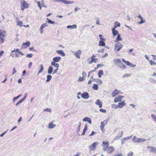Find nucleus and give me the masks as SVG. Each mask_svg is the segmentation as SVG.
Segmentation results:
<instances>
[{
  "label": "nucleus",
  "mask_w": 156,
  "mask_h": 156,
  "mask_svg": "<svg viewBox=\"0 0 156 156\" xmlns=\"http://www.w3.org/2000/svg\"><path fill=\"white\" fill-rule=\"evenodd\" d=\"M21 9L22 11L25 8H28L29 5L27 2L25 1L22 0L21 1Z\"/></svg>",
  "instance_id": "nucleus-1"
},
{
  "label": "nucleus",
  "mask_w": 156,
  "mask_h": 156,
  "mask_svg": "<svg viewBox=\"0 0 156 156\" xmlns=\"http://www.w3.org/2000/svg\"><path fill=\"white\" fill-rule=\"evenodd\" d=\"M123 47V45L119 43H117L115 44L114 50L117 51H119Z\"/></svg>",
  "instance_id": "nucleus-2"
},
{
  "label": "nucleus",
  "mask_w": 156,
  "mask_h": 156,
  "mask_svg": "<svg viewBox=\"0 0 156 156\" xmlns=\"http://www.w3.org/2000/svg\"><path fill=\"white\" fill-rule=\"evenodd\" d=\"M54 2H61L67 5L72 4L74 3L73 1H68L67 0H55Z\"/></svg>",
  "instance_id": "nucleus-3"
},
{
  "label": "nucleus",
  "mask_w": 156,
  "mask_h": 156,
  "mask_svg": "<svg viewBox=\"0 0 156 156\" xmlns=\"http://www.w3.org/2000/svg\"><path fill=\"white\" fill-rule=\"evenodd\" d=\"M54 2H61L67 5L72 4L74 3L73 1H68L67 0H55Z\"/></svg>",
  "instance_id": "nucleus-4"
},
{
  "label": "nucleus",
  "mask_w": 156,
  "mask_h": 156,
  "mask_svg": "<svg viewBox=\"0 0 156 156\" xmlns=\"http://www.w3.org/2000/svg\"><path fill=\"white\" fill-rule=\"evenodd\" d=\"M99 144V143L97 142H94L89 146V150L93 151H94L96 146L98 145Z\"/></svg>",
  "instance_id": "nucleus-5"
},
{
  "label": "nucleus",
  "mask_w": 156,
  "mask_h": 156,
  "mask_svg": "<svg viewBox=\"0 0 156 156\" xmlns=\"http://www.w3.org/2000/svg\"><path fill=\"white\" fill-rule=\"evenodd\" d=\"M71 52L77 58H80V55H81L82 52L80 50H79L77 51H71Z\"/></svg>",
  "instance_id": "nucleus-6"
},
{
  "label": "nucleus",
  "mask_w": 156,
  "mask_h": 156,
  "mask_svg": "<svg viewBox=\"0 0 156 156\" xmlns=\"http://www.w3.org/2000/svg\"><path fill=\"white\" fill-rule=\"evenodd\" d=\"M122 93V92L120 90H118L117 89H115L113 91L112 93V97H114L118 94H121Z\"/></svg>",
  "instance_id": "nucleus-7"
},
{
  "label": "nucleus",
  "mask_w": 156,
  "mask_h": 156,
  "mask_svg": "<svg viewBox=\"0 0 156 156\" xmlns=\"http://www.w3.org/2000/svg\"><path fill=\"white\" fill-rule=\"evenodd\" d=\"M122 60L123 62H124L126 65L129 66V67H134L136 66L135 65H133L129 62L126 61L124 59L122 58Z\"/></svg>",
  "instance_id": "nucleus-8"
},
{
  "label": "nucleus",
  "mask_w": 156,
  "mask_h": 156,
  "mask_svg": "<svg viewBox=\"0 0 156 156\" xmlns=\"http://www.w3.org/2000/svg\"><path fill=\"white\" fill-rule=\"evenodd\" d=\"M6 33L5 31H2L0 30V39L2 41V43L4 42V37Z\"/></svg>",
  "instance_id": "nucleus-9"
},
{
  "label": "nucleus",
  "mask_w": 156,
  "mask_h": 156,
  "mask_svg": "<svg viewBox=\"0 0 156 156\" xmlns=\"http://www.w3.org/2000/svg\"><path fill=\"white\" fill-rule=\"evenodd\" d=\"M108 122L107 120H105L103 122H102L101 123L100 129L102 132H103V129L104 128V126L107 124Z\"/></svg>",
  "instance_id": "nucleus-10"
},
{
  "label": "nucleus",
  "mask_w": 156,
  "mask_h": 156,
  "mask_svg": "<svg viewBox=\"0 0 156 156\" xmlns=\"http://www.w3.org/2000/svg\"><path fill=\"white\" fill-rule=\"evenodd\" d=\"M81 97L83 99H87L89 98V95L88 93L85 92L81 94Z\"/></svg>",
  "instance_id": "nucleus-11"
},
{
  "label": "nucleus",
  "mask_w": 156,
  "mask_h": 156,
  "mask_svg": "<svg viewBox=\"0 0 156 156\" xmlns=\"http://www.w3.org/2000/svg\"><path fill=\"white\" fill-rule=\"evenodd\" d=\"M124 97V96L119 95L117 97H116L114 100V102L115 103H117L120 102L122 100V98Z\"/></svg>",
  "instance_id": "nucleus-12"
},
{
  "label": "nucleus",
  "mask_w": 156,
  "mask_h": 156,
  "mask_svg": "<svg viewBox=\"0 0 156 156\" xmlns=\"http://www.w3.org/2000/svg\"><path fill=\"white\" fill-rule=\"evenodd\" d=\"M47 26L48 24L47 23H43L41 25L39 29L40 32L41 34H42L43 33V30L44 28L47 27Z\"/></svg>",
  "instance_id": "nucleus-13"
},
{
  "label": "nucleus",
  "mask_w": 156,
  "mask_h": 156,
  "mask_svg": "<svg viewBox=\"0 0 156 156\" xmlns=\"http://www.w3.org/2000/svg\"><path fill=\"white\" fill-rule=\"evenodd\" d=\"M30 44V42L29 41H27L25 43H23L21 46L22 49L27 48Z\"/></svg>",
  "instance_id": "nucleus-14"
},
{
  "label": "nucleus",
  "mask_w": 156,
  "mask_h": 156,
  "mask_svg": "<svg viewBox=\"0 0 156 156\" xmlns=\"http://www.w3.org/2000/svg\"><path fill=\"white\" fill-rule=\"evenodd\" d=\"M147 148L150 152L156 153V148L150 146H147Z\"/></svg>",
  "instance_id": "nucleus-15"
},
{
  "label": "nucleus",
  "mask_w": 156,
  "mask_h": 156,
  "mask_svg": "<svg viewBox=\"0 0 156 156\" xmlns=\"http://www.w3.org/2000/svg\"><path fill=\"white\" fill-rule=\"evenodd\" d=\"M82 120L84 122H87L90 124L92 123L91 118L88 117L84 118Z\"/></svg>",
  "instance_id": "nucleus-16"
},
{
  "label": "nucleus",
  "mask_w": 156,
  "mask_h": 156,
  "mask_svg": "<svg viewBox=\"0 0 156 156\" xmlns=\"http://www.w3.org/2000/svg\"><path fill=\"white\" fill-rule=\"evenodd\" d=\"M61 59V57H60L58 56L54 57L53 59V61L52 62H58Z\"/></svg>",
  "instance_id": "nucleus-17"
},
{
  "label": "nucleus",
  "mask_w": 156,
  "mask_h": 156,
  "mask_svg": "<svg viewBox=\"0 0 156 156\" xmlns=\"http://www.w3.org/2000/svg\"><path fill=\"white\" fill-rule=\"evenodd\" d=\"M126 104L124 101H122L121 102H119L118 103V108H122L124 106L126 105Z\"/></svg>",
  "instance_id": "nucleus-18"
},
{
  "label": "nucleus",
  "mask_w": 156,
  "mask_h": 156,
  "mask_svg": "<svg viewBox=\"0 0 156 156\" xmlns=\"http://www.w3.org/2000/svg\"><path fill=\"white\" fill-rule=\"evenodd\" d=\"M95 104L97 105H98L99 107L100 108L102 107V104L101 102L99 99H98L96 100L95 102Z\"/></svg>",
  "instance_id": "nucleus-19"
},
{
  "label": "nucleus",
  "mask_w": 156,
  "mask_h": 156,
  "mask_svg": "<svg viewBox=\"0 0 156 156\" xmlns=\"http://www.w3.org/2000/svg\"><path fill=\"white\" fill-rule=\"evenodd\" d=\"M114 150V148L112 146H110L107 149V152L109 153H111Z\"/></svg>",
  "instance_id": "nucleus-20"
},
{
  "label": "nucleus",
  "mask_w": 156,
  "mask_h": 156,
  "mask_svg": "<svg viewBox=\"0 0 156 156\" xmlns=\"http://www.w3.org/2000/svg\"><path fill=\"white\" fill-rule=\"evenodd\" d=\"M57 53L59 55H60L62 56H64L65 55V53L62 50H58L56 51Z\"/></svg>",
  "instance_id": "nucleus-21"
},
{
  "label": "nucleus",
  "mask_w": 156,
  "mask_h": 156,
  "mask_svg": "<svg viewBox=\"0 0 156 156\" xmlns=\"http://www.w3.org/2000/svg\"><path fill=\"white\" fill-rule=\"evenodd\" d=\"M117 66L120 67L121 69H125L126 68V67L125 66L123 65L122 63H119V64L117 65Z\"/></svg>",
  "instance_id": "nucleus-22"
},
{
  "label": "nucleus",
  "mask_w": 156,
  "mask_h": 156,
  "mask_svg": "<svg viewBox=\"0 0 156 156\" xmlns=\"http://www.w3.org/2000/svg\"><path fill=\"white\" fill-rule=\"evenodd\" d=\"M67 28L68 29H73L76 28H77V26L76 24H74L72 25H69L67 27Z\"/></svg>",
  "instance_id": "nucleus-23"
},
{
  "label": "nucleus",
  "mask_w": 156,
  "mask_h": 156,
  "mask_svg": "<svg viewBox=\"0 0 156 156\" xmlns=\"http://www.w3.org/2000/svg\"><path fill=\"white\" fill-rule=\"evenodd\" d=\"M56 126V125L53 124L52 122L50 123L48 125V128L49 129L53 128Z\"/></svg>",
  "instance_id": "nucleus-24"
},
{
  "label": "nucleus",
  "mask_w": 156,
  "mask_h": 156,
  "mask_svg": "<svg viewBox=\"0 0 156 156\" xmlns=\"http://www.w3.org/2000/svg\"><path fill=\"white\" fill-rule=\"evenodd\" d=\"M139 138L134 136L132 139L133 142L134 143H139Z\"/></svg>",
  "instance_id": "nucleus-25"
},
{
  "label": "nucleus",
  "mask_w": 156,
  "mask_h": 156,
  "mask_svg": "<svg viewBox=\"0 0 156 156\" xmlns=\"http://www.w3.org/2000/svg\"><path fill=\"white\" fill-rule=\"evenodd\" d=\"M113 61L114 62L115 64L117 66L119 64L118 63H120L121 62V60L120 59H115L113 60Z\"/></svg>",
  "instance_id": "nucleus-26"
},
{
  "label": "nucleus",
  "mask_w": 156,
  "mask_h": 156,
  "mask_svg": "<svg viewBox=\"0 0 156 156\" xmlns=\"http://www.w3.org/2000/svg\"><path fill=\"white\" fill-rule=\"evenodd\" d=\"M53 70V67L51 66H49L48 70V74H51L52 73Z\"/></svg>",
  "instance_id": "nucleus-27"
},
{
  "label": "nucleus",
  "mask_w": 156,
  "mask_h": 156,
  "mask_svg": "<svg viewBox=\"0 0 156 156\" xmlns=\"http://www.w3.org/2000/svg\"><path fill=\"white\" fill-rule=\"evenodd\" d=\"M123 131H122L121 132V134H120V136H116L114 138V140H119L120 138L122 137V136H123Z\"/></svg>",
  "instance_id": "nucleus-28"
},
{
  "label": "nucleus",
  "mask_w": 156,
  "mask_h": 156,
  "mask_svg": "<svg viewBox=\"0 0 156 156\" xmlns=\"http://www.w3.org/2000/svg\"><path fill=\"white\" fill-rule=\"evenodd\" d=\"M112 34L113 35V36H115L116 35H117L118 33V31L115 29H112Z\"/></svg>",
  "instance_id": "nucleus-29"
},
{
  "label": "nucleus",
  "mask_w": 156,
  "mask_h": 156,
  "mask_svg": "<svg viewBox=\"0 0 156 156\" xmlns=\"http://www.w3.org/2000/svg\"><path fill=\"white\" fill-rule=\"evenodd\" d=\"M40 67L41 68L40 70L37 72V75H38L40 73L42 72L44 70V67L42 64L40 65Z\"/></svg>",
  "instance_id": "nucleus-30"
},
{
  "label": "nucleus",
  "mask_w": 156,
  "mask_h": 156,
  "mask_svg": "<svg viewBox=\"0 0 156 156\" xmlns=\"http://www.w3.org/2000/svg\"><path fill=\"white\" fill-rule=\"evenodd\" d=\"M87 124H85V125L83 129L82 133V135H84L85 133V132L87 130Z\"/></svg>",
  "instance_id": "nucleus-31"
},
{
  "label": "nucleus",
  "mask_w": 156,
  "mask_h": 156,
  "mask_svg": "<svg viewBox=\"0 0 156 156\" xmlns=\"http://www.w3.org/2000/svg\"><path fill=\"white\" fill-rule=\"evenodd\" d=\"M104 72L102 70H100L98 73V76L99 78H101Z\"/></svg>",
  "instance_id": "nucleus-32"
},
{
  "label": "nucleus",
  "mask_w": 156,
  "mask_h": 156,
  "mask_svg": "<svg viewBox=\"0 0 156 156\" xmlns=\"http://www.w3.org/2000/svg\"><path fill=\"white\" fill-rule=\"evenodd\" d=\"M51 64L52 66H54L56 68H58L59 65L58 63H56L55 62H51Z\"/></svg>",
  "instance_id": "nucleus-33"
},
{
  "label": "nucleus",
  "mask_w": 156,
  "mask_h": 156,
  "mask_svg": "<svg viewBox=\"0 0 156 156\" xmlns=\"http://www.w3.org/2000/svg\"><path fill=\"white\" fill-rule=\"evenodd\" d=\"M102 146L105 148H107L109 146L108 142H103L102 144Z\"/></svg>",
  "instance_id": "nucleus-34"
},
{
  "label": "nucleus",
  "mask_w": 156,
  "mask_h": 156,
  "mask_svg": "<svg viewBox=\"0 0 156 156\" xmlns=\"http://www.w3.org/2000/svg\"><path fill=\"white\" fill-rule=\"evenodd\" d=\"M52 76L51 75H48L47 76V80H46V82H48L50 81L52 78Z\"/></svg>",
  "instance_id": "nucleus-35"
},
{
  "label": "nucleus",
  "mask_w": 156,
  "mask_h": 156,
  "mask_svg": "<svg viewBox=\"0 0 156 156\" xmlns=\"http://www.w3.org/2000/svg\"><path fill=\"white\" fill-rule=\"evenodd\" d=\"M105 42L102 41H99L98 45L100 46H105Z\"/></svg>",
  "instance_id": "nucleus-36"
},
{
  "label": "nucleus",
  "mask_w": 156,
  "mask_h": 156,
  "mask_svg": "<svg viewBox=\"0 0 156 156\" xmlns=\"http://www.w3.org/2000/svg\"><path fill=\"white\" fill-rule=\"evenodd\" d=\"M122 40L121 38L120 37V35L118 34L117 36V37L115 41L118 42L119 41H121Z\"/></svg>",
  "instance_id": "nucleus-37"
},
{
  "label": "nucleus",
  "mask_w": 156,
  "mask_h": 156,
  "mask_svg": "<svg viewBox=\"0 0 156 156\" xmlns=\"http://www.w3.org/2000/svg\"><path fill=\"white\" fill-rule=\"evenodd\" d=\"M92 88L95 90H97L98 89V86L97 84H94L92 86Z\"/></svg>",
  "instance_id": "nucleus-38"
},
{
  "label": "nucleus",
  "mask_w": 156,
  "mask_h": 156,
  "mask_svg": "<svg viewBox=\"0 0 156 156\" xmlns=\"http://www.w3.org/2000/svg\"><path fill=\"white\" fill-rule=\"evenodd\" d=\"M85 77L83 76L82 77H80L77 80L78 82H81L84 80Z\"/></svg>",
  "instance_id": "nucleus-39"
},
{
  "label": "nucleus",
  "mask_w": 156,
  "mask_h": 156,
  "mask_svg": "<svg viewBox=\"0 0 156 156\" xmlns=\"http://www.w3.org/2000/svg\"><path fill=\"white\" fill-rule=\"evenodd\" d=\"M152 118L153 120L156 122V115L154 114H152L151 115Z\"/></svg>",
  "instance_id": "nucleus-40"
},
{
  "label": "nucleus",
  "mask_w": 156,
  "mask_h": 156,
  "mask_svg": "<svg viewBox=\"0 0 156 156\" xmlns=\"http://www.w3.org/2000/svg\"><path fill=\"white\" fill-rule=\"evenodd\" d=\"M46 19L48 20V23L52 24H55V22L54 21H52L51 20L49 19L48 18H47Z\"/></svg>",
  "instance_id": "nucleus-41"
},
{
  "label": "nucleus",
  "mask_w": 156,
  "mask_h": 156,
  "mask_svg": "<svg viewBox=\"0 0 156 156\" xmlns=\"http://www.w3.org/2000/svg\"><path fill=\"white\" fill-rule=\"evenodd\" d=\"M41 5L43 7H44V8L47 7V6L46 5H45V4L44 2V0H41Z\"/></svg>",
  "instance_id": "nucleus-42"
},
{
  "label": "nucleus",
  "mask_w": 156,
  "mask_h": 156,
  "mask_svg": "<svg viewBox=\"0 0 156 156\" xmlns=\"http://www.w3.org/2000/svg\"><path fill=\"white\" fill-rule=\"evenodd\" d=\"M120 26V24L117 22H115V25L114 26V28H116L117 27H119Z\"/></svg>",
  "instance_id": "nucleus-43"
},
{
  "label": "nucleus",
  "mask_w": 156,
  "mask_h": 156,
  "mask_svg": "<svg viewBox=\"0 0 156 156\" xmlns=\"http://www.w3.org/2000/svg\"><path fill=\"white\" fill-rule=\"evenodd\" d=\"M96 82L99 85H100L102 83V81L99 79H98L96 80Z\"/></svg>",
  "instance_id": "nucleus-44"
},
{
  "label": "nucleus",
  "mask_w": 156,
  "mask_h": 156,
  "mask_svg": "<svg viewBox=\"0 0 156 156\" xmlns=\"http://www.w3.org/2000/svg\"><path fill=\"white\" fill-rule=\"evenodd\" d=\"M21 96V94H20L17 96L16 97H14L13 99V102H14L17 99L19 98Z\"/></svg>",
  "instance_id": "nucleus-45"
},
{
  "label": "nucleus",
  "mask_w": 156,
  "mask_h": 156,
  "mask_svg": "<svg viewBox=\"0 0 156 156\" xmlns=\"http://www.w3.org/2000/svg\"><path fill=\"white\" fill-rule=\"evenodd\" d=\"M98 60L97 58H93L91 59V61L89 63L90 64L92 62H94L95 63H96L97 61Z\"/></svg>",
  "instance_id": "nucleus-46"
},
{
  "label": "nucleus",
  "mask_w": 156,
  "mask_h": 156,
  "mask_svg": "<svg viewBox=\"0 0 156 156\" xmlns=\"http://www.w3.org/2000/svg\"><path fill=\"white\" fill-rule=\"evenodd\" d=\"M23 24V22L22 21H19L17 22V25L20 26V27L22 26V25Z\"/></svg>",
  "instance_id": "nucleus-47"
},
{
  "label": "nucleus",
  "mask_w": 156,
  "mask_h": 156,
  "mask_svg": "<svg viewBox=\"0 0 156 156\" xmlns=\"http://www.w3.org/2000/svg\"><path fill=\"white\" fill-rule=\"evenodd\" d=\"M146 140L145 139H144L142 138H139V143L143 142L145 141Z\"/></svg>",
  "instance_id": "nucleus-48"
},
{
  "label": "nucleus",
  "mask_w": 156,
  "mask_h": 156,
  "mask_svg": "<svg viewBox=\"0 0 156 156\" xmlns=\"http://www.w3.org/2000/svg\"><path fill=\"white\" fill-rule=\"evenodd\" d=\"M131 75L130 74H125L123 76V78L130 76Z\"/></svg>",
  "instance_id": "nucleus-49"
},
{
  "label": "nucleus",
  "mask_w": 156,
  "mask_h": 156,
  "mask_svg": "<svg viewBox=\"0 0 156 156\" xmlns=\"http://www.w3.org/2000/svg\"><path fill=\"white\" fill-rule=\"evenodd\" d=\"M79 126L77 128V129H76V131L77 132H78L80 130V126H81V123L80 122H79Z\"/></svg>",
  "instance_id": "nucleus-50"
},
{
  "label": "nucleus",
  "mask_w": 156,
  "mask_h": 156,
  "mask_svg": "<svg viewBox=\"0 0 156 156\" xmlns=\"http://www.w3.org/2000/svg\"><path fill=\"white\" fill-rule=\"evenodd\" d=\"M33 55L32 54H28L26 55V57L28 58H31L33 57Z\"/></svg>",
  "instance_id": "nucleus-51"
},
{
  "label": "nucleus",
  "mask_w": 156,
  "mask_h": 156,
  "mask_svg": "<svg viewBox=\"0 0 156 156\" xmlns=\"http://www.w3.org/2000/svg\"><path fill=\"white\" fill-rule=\"evenodd\" d=\"M149 62L151 65H155V63L156 62L153 61L151 60H149Z\"/></svg>",
  "instance_id": "nucleus-52"
},
{
  "label": "nucleus",
  "mask_w": 156,
  "mask_h": 156,
  "mask_svg": "<svg viewBox=\"0 0 156 156\" xmlns=\"http://www.w3.org/2000/svg\"><path fill=\"white\" fill-rule=\"evenodd\" d=\"M121 144H125V141L126 140H125V139L124 138H122L121 139Z\"/></svg>",
  "instance_id": "nucleus-53"
},
{
  "label": "nucleus",
  "mask_w": 156,
  "mask_h": 156,
  "mask_svg": "<svg viewBox=\"0 0 156 156\" xmlns=\"http://www.w3.org/2000/svg\"><path fill=\"white\" fill-rule=\"evenodd\" d=\"M112 105V108H114L115 109H116L117 108H118V105H115L114 104V105Z\"/></svg>",
  "instance_id": "nucleus-54"
},
{
  "label": "nucleus",
  "mask_w": 156,
  "mask_h": 156,
  "mask_svg": "<svg viewBox=\"0 0 156 156\" xmlns=\"http://www.w3.org/2000/svg\"><path fill=\"white\" fill-rule=\"evenodd\" d=\"M8 129L6 130V131H5V132H4L3 133H1L0 135V137H3L4 135L7 132V131H8Z\"/></svg>",
  "instance_id": "nucleus-55"
},
{
  "label": "nucleus",
  "mask_w": 156,
  "mask_h": 156,
  "mask_svg": "<svg viewBox=\"0 0 156 156\" xmlns=\"http://www.w3.org/2000/svg\"><path fill=\"white\" fill-rule=\"evenodd\" d=\"M99 111L101 112H104L105 113H106V110L105 109H103L102 108H101L99 110Z\"/></svg>",
  "instance_id": "nucleus-56"
},
{
  "label": "nucleus",
  "mask_w": 156,
  "mask_h": 156,
  "mask_svg": "<svg viewBox=\"0 0 156 156\" xmlns=\"http://www.w3.org/2000/svg\"><path fill=\"white\" fill-rule=\"evenodd\" d=\"M23 101L22 99L20 100L18 102L16 103V106H17L19 104L22 102Z\"/></svg>",
  "instance_id": "nucleus-57"
},
{
  "label": "nucleus",
  "mask_w": 156,
  "mask_h": 156,
  "mask_svg": "<svg viewBox=\"0 0 156 156\" xmlns=\"http://www.w3.org/2000/svg\"><path fill=\"white\" fill-rule=\"evenodd\" d=\"M133 154V153L131 152H129L127 154V156H132Z\"/></svg>",
  "instance_id": "nucleus-58"
},
{
  "label": "nucleus",
  "mask_w": 156,
  "mask_h": 156,
  "mask_svg": "<svg viewBox=\"0 0 156 156\" xmlns=\"http://www.w3.org/2000/svg\"><path fill=\"white\" fill-rule=\"evenodd\" d=\"M16 73V69H15V67H14V68H13V73H12V74L13 75L14 74Z\"/></svg>",
  "instance_id": "nucleus-59"
},
{
  "label": "nucleus",
  "mask_w": 156,
  "mask_h": 156,
  "mask_svg": "<svg viewBox=\"0 0 156 156\" xmlns=\"http://www.w3.org/2000/svg\"><path fill=\"white\" fill-rule=\"evenodd\" d=\"M113 156H123V155L121 153H119L118 154L114 155Z\"/></svg>",
  "instance_id": "nucleus-60"
},
{
  "label": "nucleus",
  "mask_w": 156,
  "mask_h": 156,
  "mask_svg": "<svg viewBox=\"0 0 156 156\" xmlns=\"http://www.w3.org/2000/svg\"><path fill=\"white\" fill-rule=\"evenodd\" d=\"M58 70V68H56L55 69L54 72L52 73V74H54L55 73H57V72Z\"/></svg>",
  "instance_id": "nucleus-61"
},
{
  "label": "nucleus",
  "mask_w": 156,
  "mask_h": 156,
  "mask_svg": "<svg viewBox=\"0 0 156 156\" xmlns=\"http://www.w3.org/2000/svg\"><path fill=\"white\" fill-rule=\"evenodd\" d=\"M141 21L140 22H139V24H141L144 23L145 22V21H144L143 20V19H141Z\"/></svg>",
  "instance_id": "nucleus-62"
},
{
  "label": "nucleus",
  "mask_w": 156,
  "mask_h": 156,
  "mask_svg": "<svg viewBox=\"0 0 156 156\" xmlns=\"http://www.w3.org/2000/svg\"><path fill=\"white\" fill-rule=\"evenodd\" d=\"M25 96L22 99H21L23 101H24V100L26 98L27 94V93H25L24 94Z\"/></svg>",
  "instance_id": "nucleus-63"
},
{
  "label": "nucleus",
  "mask_w": 156,
  "mask_h": 156,
  "mask_svg": "<svg viewBox=\"0 0 156 156\" xmlns=\"http://www.w3.org/2000/svg\"><path fill=\"white\" fill-rule=\"evenodd\" d=\"M32 64V63L31 62H30L28 65V67L29 68H31V65Z\"/></svg>",
  "instance_id": "nucleus-64"
}]
</instances>
